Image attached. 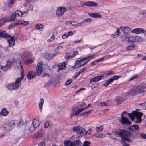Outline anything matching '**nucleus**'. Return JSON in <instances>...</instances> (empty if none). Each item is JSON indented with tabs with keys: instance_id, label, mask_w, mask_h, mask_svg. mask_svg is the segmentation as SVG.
<instances>
[{
	"instance_id": "nucleus-1",
	"label": "nucleus",
	"mask_w": 146,
	"mask_h": 146,
	"mask_svg": "<svg viewBox=\"0 0 146 146\" xmlns=\"http://www.w3.org/2000/svg\"><path fill=\"white\" fill-rule=\"evenodd\" d=\"M23 58V57L22 56H20V59L17 60L16 62L15 63V65L19 68V66L20 69L22 70L21 72V77L17 78L15 81L14 82L11 84L10 85V90H15L18 89L21 84V82L22 80L24 77V72L23 66L21 65V62L22 59Z\"/></svg>"
},
{
	"instance_id": "nucleus-2",
	"label": "nucleus",
	"mask_w": 146,
	"mask_h": 146,
	"mask_svg": "<svg viewBox=\"0 0 146 146\" xmlns=\"http://www.w3.org/2000/svg\"><path fill=\"white\" fill-rule=\"evenodd\" d=\"M112 133L115 136L121 138V141H127L131 142L129 139L131 136V133L129 131L124 129H116L112 131Z\"/></svg>"
},
{
	"instance_id": "nucleus-3",
	"label": "nucleus",
	"mask_w": 146,
	"mask_h": 146,
	"mask_svg": "<svg viewBox=\"0 0 146 146\" xmlns=\"http://www.w3.org/2000/svg\"><path fill=\"white\" fill-rule=\"evenodd\" d=\"M143 114V113L141 112L134 111H133L131 113H128V115L132 120L134 119L135 117L136 119L135 122L140 123L142 121V120L141 117Z\"/></svg>"
},
{
	"instance_id": "nucleus-4",
	"label": "nucleus",
	"mask_w": 146,
	"mask_h": 146,
	"mask_svg": "<svg viewBox=\"0 0 146 146\" xmlns=\"http://www.w3.org/2000/svg\"><path fill=\"white\" fill-rule=\"evenodd\" d=\"M82 144L79 139L75 140L73 142L69 140H66L64 143V146H81Z\"/></svg>"
},
{
	"instance_id": "nucleus-5",
	"label": "nucleus",
	"mask_w": 146,
	"mask_h": 146,
	"mask_svg": "<svg viewBox=\"0 0 146 146\" xmlns=\"http://www.w3.org/2000/svg\"><path fill=\"white\" fill-rule=\"evenodd\" d=\"M40 123V122L39 120L35 119H34L30 127L29 131L30 132H33L36 128L39 125Z\"/></svg>"
},
{
	"instance_id": "nucleus-6",
	"label": "nucleus",
	"mask_w": 146,
	"mask_h": 146,
	"mask_svg": "<svg viewBox=\"0 0 146 146\" xmlns=\"http://www.w3.org/2000/svg\"><path fill=\"white\" fill-rule=\"evenodd\" d=\"M66 11V8L63 6L58 7L56 11V15L58 17H61Z\"/></svg>"
},
{
	"instance_id": "nucleus-7",
	"label": "nucleus",
	"mask_w": 146,
	"mask_h": 146,
	"mask_svg": "<svg viewBox=\"0 0 146 146\" xmlns=\"http://www.w3.org/2000/svg\"><path fill=\"white\" fill-rule=\"evenodd\" d=\"M73 129L74 131L76 132L78 134L84 135H85V129L82 127L79 126H74Z\"/></svg>"
},
{
	"instance_id": "nucleus-8",
	"label": "nucleus",
	"mask_w": 146,
	"mask_h": 146,
	"mask_svg": "<svg viewBox=\"0 0 146 146\" xmlns=\"http://www.w3.org/2000/svg\"><path fill=\"white\" fill-rule=\"evenodd\" d=\"M43 63L42 62H39L36 68V72L38 75H40L43 72Z\"/></svg>"
},
{
	"instance_id": "nucleus-9",
	"label": "nucleus",
	"mask_w": 146,
	"mask_h": 146,
	"mask_svg": "<svg viewBox=\"0 0 146 146\" xmlns=\"http://www.w3.org/2000/svg\"><path fill=\"white\" fill-rule=\"evenodd\" d=\"M135 87L137 94L143 93V90L146 87V84L142 83Z\"/></svg>"
},
{
	"instance_id": "nucleus-10",
	"label": "nucleus",
	"mask_w": 146,
	"mask_h": 146,
	"mask_svg": "<svg viewBox=\"0 0 146 146\" xmlns=\"http://www.w3.org/2000/svg\"><path fill=\"white\" fill-rule=\"evenodd\" d=\"M86 60V58L84 57L76 61L75 63L76 68H78L85 65L84 61Z\"/></svg>"
},
{
	"instance_id": "nucleus-11",
	"label": "nucleus",
	"mask_w": 146,
	"mask_h": 146,
	"mask_svg": "<svg viewBox=\"0 0 146 146\" xmlns=\"http://www.w3.org/2000/svg\"><path fill=\"white\" fill-rule=\"evenodd\" d=\"M122 40L123 41H126L128 43H135V36L130 35L126 36L125 39L123 38Z\"/></svg>"
},
{
	"instance_id": "nucleus-12",
	"label": "nucleus",
	"mask_w": 146,
	"mask_h": 146,
	"mask_svg": "<svg viewBox=\"0 0 146 146\" xmlns=\"http://www.w3.org/2000/svg\"><path fill=\"white\" fill-rule=\"evenodd\" d=\"M131 32L136 34H139L143 33L145 32L144 30L142 28H136L133 29Z\"/></svg>"
},
{
	"instance_id": "nucleus-13",
	"label": "nucleus",
	"mask_w": 146,
	"mask_h": 146,
	"mask_svg": "<svg viewBox=\"0 0 146 146\" xmlns=\"http://www.w3.org/2000/svg\"><path fill=\"white\" fill-rule=\"evenodd\" d=\"M59 52H56V53L51 54L50 53H46L44 55V57L46 59L49 60L52 58L59 54Z\"/></svg>"
},
{
	"instance_id": "nucleus-14",
	"label": "nucleus",
	"mask_w": 146,
	"mask_h": 146,
	"mask_svg": "<svg viewBox=\"0 0 146 146\" xmlns=\"http://www.w3.org/2000/svg\"><path fill=\"white\" fill-rule=\"evenodd\" d=\"M120 28L125 35L129 34L132 31L131 28L128 26H121Z\"/></svg>"
},
{
	"instance_id": "nucleus-15",
	"label": "nucleus",
	"mask_w": 146,
	"mask_h": 146,
	"mask_svg": "<svg viewBox=\"0 0 146 146\" xmlns=\"http://www.w3.org/2000/svg\"><path fill=\"white\" fill-rule=\"evenodd\" d=\"M82 3H83L85 6L88 7H97L98 6L97 3L92 1H86L85 2H82Z\"/></svg>"
},
{
	"instance_id": "nucleus-16",
	"label": "nucleus",
	"mask_w": 146,
	"mask_h": 146,
	"mask_svg": "<svg viewBox=\"0 0 146 146\" xmlns=\"http://www.w3.org/2000/svg\"><path fill=\"white\" fill-rule=\"evenodd\" d=\"M36 75V74L35 72L31 71L28 73L27 75V78L28 79L31 80L35 77Z\"/></svg>"
},
{
	"instance_id": "nucleus-17",
	"label": "nucleus",
	"mask_w": 146,
	"mask_h": 146,
	"mask_svg": "<svg viewBox=\"0 0 146 146\" xmlns=\"http://www.w3.org/2000/svg\"><path fill=\"white\" fill-rule=\"evenodd\" d=\"M119 121L123 124L130 125L131 123L127 118L124 116L121 117V119L119 120Z\"/></svg>"
},
{
	"instance_id": "nucleus-18",
	"label": "nucleus",
	"mask_w": 146,
	"mask_h": 146,
	"mask_svg": "<svg viewBox=\"0 0 146 146\" xmlns=\"http://www.w3.org/2000/svg\"><path fill=\"white\" fill-rule=\"evenodd\" d=\"M104 76L103 75L99 76L96 77H94L90 79V83H92L93 82H97L103 78Z\"/></svg>"
},
{
	"instance_id": "nucleus-19",
	"label": "nucleus",
	"mask_w": 146,
	"mask_h": 146,
	"mask_svg": "<svg viewBox=\"0 0 146 146\" xmlns=\"http://www.w3.org/2000/svg\"><path fill=\"white\" fill-rule=\"evenodd\" d=\"M88 15L91 17L94 18H101V15L99 13H96L90 12L88 13Z\"/></svg>"
},
{
	"instance_id": "nucleus-20",
	"label": "nucleus",
	"mask_w": 146,
	"mask_h": 146,
	"mask_svg": "<svg viewBox=\"0 0 146 146\" xmlns=\"http://www.w3.org/2000/svg\"><path fill=\"white\" fill-rule=\"evenodd\" d=\"M15 37L10 35V47L13 46L15 44Z\"/></svg>"
},
{
	"instance_id": "nucleus-21",
	"label": "nucleus",
	"mask_w": 146,
	"mask_h": 146,
	"mask_svg": "<svg viewBox=\"0 0 146 146\" xmlns=\"http://www.w3.org/2000/svg\"><path fill=\"white\" fill-rule=\"evenodd\" d=\"M91 19L87 18L79 23L81 25V26H84L87 25L88 22L90 23L91 22Z\"/></svg>"
},
{
	"instance_id": "nucleus-22",
	"label": "nucleus",
	"mask_w": 146,
	"mask_h": 146,
	"mask_svg": "<svg viewBox=\"0 0 146 146\" xmlns=\"http://www.w3.org/2000/svg\"><path fill=\"white\" fill-rule=\"evenodd\" d=\"M144 41L143 38L138 36H135V43H139Z\"/></svg>"
},
{
	"instance_id": "nucleus-23",
	"label": "nucleus",
	"mask_w": 146,
	"mask_h": 146,
	"mask_svg": "<svg viewBox=\"0 0 146 146\" xmlns=\"http://www.w3.org/2000/svg\"><path fill=\"white\" fill-rule=\"evenodd\" d=\"M138 11L139 15L142 17L146 18V9H139Z\"/></svg>"
},
{
	"instance_id": "nucleus-24",
	"label": "nucleus",
	"mask_w": 146,
	"mask_h": 146,
	"mask_svg": "<svg viewBox=\"0 0 146 146\" xmlns=\"http://www.w3.org/2000/svg\"><path fill=\"white\" fill-rule=\"evenodd\" d=\"M9 113L8 111L5 108H3L0 112V115L4 116L7 115Z\"/></svg>"
},
{
	"instance_id": "nucleus-25",
	"label": "nucleus",
	"mask_w": 146,
	"mask_h": 146,
	"mask_svg": "<svg viewBox=\"0 0 146 146\" xmlns=\"http://www.w3.org/2000/svg\"><path fill=\"white\" fill-rule=\"evenodd\" d=\"M18 123V121L16 120H13L11 121L10 123V128L11 129H12L14 128L15 125L17 124Z\"/></svg>"
},
{
	"instance_id": "nucleus-26",
	"label": "nucleus",
	"mask_w": 146,
	"mask_h": 146,
	"mask_svg": "<svg viewBox=\"0 0 146 146\" xmlns=\"http://www.w3.org/2000/svg\"><path fill=\"white\" fill-rule=\"evenodd\" d=\"M0 37L5 38H8L9 35L6 31L1 30L0 31Z\"/></svg>"
},
{
	"instance_id": "nucleus-27",
	"label": "nucleus",
	"mask_w": 146,
	"mask_h": 146,
	"mask_svg": "<svg viewBox=\"0 0 146 146\" xmlns=\"http://www.w3.org/2000/svg\"><path fill=\"white\" fill-rule=\"evenodd\" d=\"M44 103V100L43 98L40 99L38 103L39 110L40 112L42 111V106Z\"/></svg>"
},
{
	"instance_id": "nucleus-28",
	"label": "nucleus",
	"mask_w": 146,
	"mask_h": 146,
	"mask_svg": "<svg viewBox=\"0 0 146 146\" xmlns=\"http://www.w3.org/2000/svg\"><path fill=\"white\" fill-rule=\"evenodd\" d=\"M66 63L65 62H62L59 63L57 66L59 70H62L65 67Z\"/></svg>"
},
{
	"instance_id": "nucleus-29",
	"label": "nucleus",
	"mask_w": 146,
	"mask_h": 146,
	"mask_svg": "<svg viewBox=\"0 0 146 146\" xmlns=\"http://www.w3.org/2000/svg\"><path fill=\"white\" fill-rule=\"evenodd\" d=\"M120 29H121L120 27V28H117L116 32H115L112 35V37L113 38H115L117 36H119L120 34V33L119 31Z\"/></svg>"
},
{
	"instance_id": "nucleus-30",
	"label": "nucleus",
	"mask_w": 146,
	"mask_h": 146,
	"mask_svg": "<svg viewBox=\"0 0 146 146\" xmlns=\"http://www.w3.org/2000/svg\"><path fill=\"white\" fill-rule=\"evenodd\" d=\"M44 26L41 24H38L36 25L35 26V27L38 30H40L41 31H43V29L44 28Z\"/></svg>"
},
{
	"instance_id": "nucleus-31",
	"label": "nucleus",
	"mask_w": 146,
	"mask_h": 146,
	"mask_svg": "<svg viewBox=\"0 0 146 146\" xmlns=\"http://www.w3.org/2000/svg\"><path fill=\"white\" fill-rule=\"evenodd\" d=\"M17 24L23 25H27L28 24V22L23 20H20L17 22Z\"/></svg>"
},
{
	"instance_id": "nucleus-32",
	"label": "nucleus",
	"mask_w": 146,
	"mask_h": 146,
	"mask_svg": "<svg viewBox=\"0 0 146 146\" xmlns=\"http://www.w3.org/2000/svg\"><path fill=\"white\" fill-rule=\"evenodd\" d=\"M98 55L97 53H94L93 54L89 56L86 57V59H91V60L92 59H94L96 58V57Z\"/></svg>"
},
{
	"instance_id": "nucleus-33",
	"label": "nucleus",
	"mask_w": 146,
	"mask_h": 146,
	"mask_svg": "<svg viewBox=\"0 0 146 146\" xmlns=\"http://www.w3.org/2000/svg\"><path fill=\"white\" fill-rule=\"evenodd\" d=\"M129 92V94H131L133 96H135L136 95L138 94L135 87L134 88L130 90Z\"/></svg>"
},
{
	"instance_id": "nucleus-34",
	"label": "nucleus",
	"mask_w": 146,
	"mask_h": 146,
	"mask_svg": "<svg viewBox=\"0 0 146 146\" xmlns=\"http://www.w3.org/2000/svg\"><path fill=\"white\" fill-rule=\"evenodd\" d=\"M123 101V99L120 97H117L115 100V102L117 104H121Z\"/></svg>"
},
{
	"instance_id": "nucleus-35",
	"label": "nucleus",
	"mask_w": 146,
	"mask_h": 146,
	"mask_svg": "<svg viewBox=\"0 0 146 146\" xmlns=\"http://www.w3.org/2000/svg\"><path fill=\"white\" fill-rule=\"evenodd\" d=\"M113 82V81L111 78L105 82L104 84V86L105 87H107L108 85L110 83Z\"/></svg>"
},
{
	"instance_id": "nucleus-36",
	"label": "nucleus",
	"mask_w": 146,
	"mask_h": 146,
	"mask_svg": "<svg viewBox=\"0 0 146 146\" xmlns=\"http://www.w3.org/2000/svg\"><path fill=\"white\" fill-rule=\"evenodd\" d=\"M34 61V59L31 58L25 61L24 62V63L26 65H28L33 62Z\"/></svg>"
},
{
	"instance_id": "nucleus-37",
	"label": "nucleus",
	"mask_w": 146,
	"mask_h": 146,
	"mask_svg": "<svg viewBox=\"0 0 146 146\" xmlns=\"http://www.w3.org/2000/svg\"><path fill=\"white\" fill-rule=\"evenodd\" d=\"M136 45L134 44L130 45L126 47V49L128 51L132 50L135 47Z\"/></svg>"
},
{
	"instance_id": "nucleus-38",
	"label": "nucleus",
	"mask_w": 146,
	"mask_h": 146,
	"mask_svg": "<svg viewBox=\"0 0 146 146\" xmlns=\"http://www.w3.org/2000/svg\"><path fill=\"white\" fill-rule=\"evenodd\" d=\"M85 109V108H82L80 109H79L76 112L74 113V115L75 116H78L79 115V114L80 112L83 111Z\"/></svg>"
},
{
	"instance_id": "nucleus-39",
	"label": "nucleus",
	"mask_w": 146,
	"mask_h": 146,
	"mask_svg": "<svg viewBox=\"0 0 146 146\" xmlns=\"http://www.w3.org/2000/svg\"><path fill=\"white\" fill-rule=\"evenodd\" d=\"M15 13L16 16L22 17V11L19 10H17L16 11Z\"/></svg>"
},
{
	"instance_id": "nucleus-40",
	"label": "nucleus",
	"mask_w": 146,
	"mask_h": 146,
	"mask_svg": "<svg viewBox=\"0 0 146 146\" xmlns=\"http://www.w3.org/2000/svg\"><path fill=\"white\" fill-rule=\"evenodd\" d=\"M64 58L66 59H71L72 58L71 55L69 53H66L64 56Z\"/></svg>"
},
{
	"instance_id": "nucleus-41",
	"label": "nucleus",
	"mask_w": 146,
	"mask_h": 146,
	"mask_svg": "<svg viewBox=\"0 0 146 146\" xmlns=\"http://www.w3.org/2000/svg\"><path fill=\"white\" fill-rule=\"evenodd\" d=\"M1 69L4 71L7 70L9 68L8 66V65H6L4 66H3L1 65Z\"/></svg>"
},
{
	"instance_id": "nucleus-42",
	"label": "nucleus",
	"mask_w": 146,
	"mask_h": 146,
	"mask_svg": "<svg viewBox=\"0 0 146 146\" xmlns=\"http://www.w3.org/2000/svg\"><path fill=\"white\" fill-rule=\"evenodd\" d=\"M114 72L113 71H107L106 72L105 74L106 76H110L113 74Z\"/></svg>"
},
{
	"instance_id": "nucleus-43",
	"label": "nucleus",
	"mask_w": 146,
	"mask_h": 146,
	"mask_svg": "<svg viewBox=\"0 0 146 146\" xmlns=\"http://www.w3.org/2000/svg\"><path fill=\"white\" fill-rule=\"evenodd\" d=\"M119 78V76L115 75L112 77L111 79L113 82L114 80H117Z\"/></svg>"
},
{
	"instance_id": "nucleus-44",
	"label": "nucleus",
	"mask_w": 146,
	"mask_h": 146,
	"mask_svg": "<svg viewBox=\"0 0 146 146\" xmlns=\"http://www.w3.org/2000/svg\"><path fill=\"white\" fill-rule=\"evenodd\" d=\"M63 48V47L62 46H58L56 49H55V53H56V52H59V53H60V52H58V51L59 50H60L62 49Z\"/></svg>"
},
{
	"instance_id": "nucleus-45",
	"label": "nucleus",
	"mask_w": 146,
	"mask_h": 146,
	"mask_svg": "<svg viewBox=\"0 0 146 146\" xmlns=\"http://www.w3.org/2000/svg\"><path fill=\"white\" fill-rule=\"evenodd\" d=\"M139 75L137 74H135L133 76H132L131 78H129V80L130 81H131L133 80L135 78H137L138 76Z\"/></svg>"
},
{
	"instance_id": "nucleus-46",
	"label": "nucleus",
	"mask_w": 146,
	"mask_h": 146,
	"mask_svg": "<svg viewBox=\"0 0 146 146\" xmlns=\"http://www.w3.org/2000/svg\"><path fill=\"white\" fill-rule=\"evenodd\" d=\"M16 16L14 14H13L11 16V18L10 19V20L12 21H15V17Z\"/></svg>"
},
{
	"instance_id": "nucleus-47",
	"label": "nucleus",
	"mask_w": 146,
	"mask_h": 146,
	"mask_svg": "<svg viewBox=\"0 0 146 146\" xmlns=\"http://www.w3.org/2000/svg\"><path fill=\"white\" fill-rule=\"evenodd\" d=\"M103 129V127L102 126H100L99 127H96V130L97 132L102 131Z\"/></svg>"
},
{
	"instance_id": "nucleus-48",
	"label": "nucleus",
	"mask_w": 146,
	"mask_h": 146,
	"mask_svg": "<svg viewBox=\"0 0 146 146\" xmlns=\"http://www.w3.org/2000/svg\"><path fill=\"white\" fill-rule=\"evenodd\" d=\"M106 135L104 133H101L98 135H97L96 137L98 138H104L105 137Z\"/></svg>"
},
{
	"instance_id": "nucleus-49",
	"label": "nucleus",
	"mask_w": 146,
	"mask_h": 146,
	"mask_svg": "<svg viewBox=\"0 0 146 146\" xmlns=\"http://www.w3.org/2000/svg\"><path fill=\"white\" fill-rule=\"evenodd\" d=\"M78 54H79V53L78 51H75L71 55L72 58L75 57L76 55H77Z\"/></svg>"
},
{
	"instance_id": "nucleus-50",
	"label": "nucleus",
	"mask_w": 146,
	"mask_h": 146,
	"mask_svg": "<svg viewBox=\"0 0 146 146\" xmlns=\"http://www.w3.org/2000/svg\"><path fill=\"white\" fill-rule=\"evenodd\" d=\"M68 37L72 36L74 34V33L73 31H69L66 33Z\"/></svg>"
},
{
	"instance_id": "nucleus-51",
	"label": "nucleus",
	"mask_w": 146,
	"mask_h": 146,
	"mask_svg": "<svg viewBox=\"0 0 146 146\" xmlns=\"http://www.w3.org/2000/svg\"><path fill=\"white\" fill-rule=\"evenodd\" d=\"M90 144V142L88 141H86L84 142L82 146H89Z\"/></svg>"
},
{
	"instance_id": "nucleus-52",
	"label": "nucleus",
	"mask_w": 146,
	"mask_h": 146,
	"mask_svg": "<svg viewBox=\"0 0 146 146\" xmlns=\"http://www.w3.org/2000/svg\"><path fill=\"white\" fill-rule=\"evenodd\" d=\"M99 84L96 83L92 85L91 86V87L93 89L94 88L98 87L99 86Z\"/></svg>"
},
{
	"instance_id": "nucleus-53",
	"label": "nucleus",
	"mask_w": 146,
	"mask_h": 146,
	"mask_svg": "<svg viewBox=\"0 0 146 146\" xmlns=\"http://www.w3.org/2000/svg\"><path fill=\"white\" fill-rule=\"evenodd\" d=\"M108 104L107 103H106L104 102H102L100 104V106H108Z\"/></svg>"
},
{
	"instance_id": "nucleus-54",
	"label": "nucleus",
	"mask_w": 146,
	"mask_h": 146,
	"mask_svg": "<svg viewBox=\"0 0 146 146\" xmlns=\"http://www.w3.org/2000/svg\"><path fill=\"white\" fill-rule=\"evenodd\" d=\"M93 131V129H90L89 130L87 131H86L85 130V135L87 134L89 135L90 133L92 132Z\"/></svg>"
},
{
	"instance_id": "nucleus-55",
	"label": "nucleus",
	"mask_w": 146,
	"mask_h": 146,
	"mask_svg": "<svg viewBox=\"0 0 146 146\" xmlns=\"http://www.w3.org/2000/svg\"><path fill=\"white\" fill-rule=\"evenodd\" d=\"M72 82V80L70 79L68 80L66 82L65 84L66 85H70Z\"/></svg>"
},
{
	"instance_id": "nucleus-56",
	"label": "nucleus",
	"mask_w": 146,
	"mask_h": 146,
	"mask_svg": "<svg viewBox=\"0 0 146 146\" xmlns=\"http://www.w3.org/2000/svg\"><path fill=\"white\" fill-rule=\"evenodd\" d=\"M81 74L80 72H79L76 73L73 78H76L77 77H78Z\"/></svg>"
},
{
	"instance_id": "nucleus-57",
	"label": "nucleus",
	"mask_w": 146,
	"mask_h": 146,
	"mask_svg": "<svg viewBox=\"0 0 146 146\" xmlns=\"http://www.w3.org/2000/svg\"><path fill=\"white\" fill-rule=\"evenodd\" d=\"M29 11L28 9H27L26 11H22V17H23L24 15H25L26 14L28 13Z\"/></svg>"
},
{
	"instance_id": "nucleus-58",
	"label": "nucleus",
	"mask_w": 146,
	"mask_h": 146,
	"mask_svg": "<svg viewBox=\"0 0 146 146\" xmlns=\"http://www.w3.org/2000/svg\"><path fill=\"white\" fill-rule=\"evenodd\" d=\"M140 136L142 138L146 139V134L141 133L140 134Z\"/></svg>"
},
{
	"instance_id": "nucleus-59",
	"label": "nucleus",
	"mask_w": 146,
	"mask_h": 146,
	"mask_svg": "<svg viewBox=\"0 0 146 146\" xmlns=\"http://www.w3.org/2000/svg\"><path fill=\"white\" fill-rule=\"evenodd\" d=\"M49 125V122L48 121H47L45 123L44 125V127L45 128H47Z\"/></svg>"
},
{
	"instance_id": "nucleus-60",
	"label": "nucleus",
	"mask_w": 146,
	"mask_h": 146,
	"mask_svg": "<svg viewBox=\"0 0 146 146\" xmlns=\"http://www.w3.org/2000/svg\"><path fill=\"white\" fill-rule=\"evenodd\" d=\"M128 129L131 131H134L133 125H131L129 126L128 128Z\"/></svg>"
},
{
	"instance_id": "nucleus-61",
	"label": "nucleus",
	"mask_w": 146,
	"mask_h": 146,
	"mask_svg": "<svg viewBox=\"0 0 146 146\" xmlns=\"http://www.w3.org/2000/svg\"><path fill=\"white\" fill-rule=\"evenodd\" d=\"M68 37L66 33L63 35L62 36V38L63 39H65Z\"/></svg>"
},
{
	"instance_id": "nucleus-62",
	"label": "nucleus",
	"mask_w": 146,
	"mask_h": 146,
	"mask_svg": "<svg viewBox=\"0 0 146 146\" xmlns=\"http://www.w3.org/2000/svg\"><path fill=\"white\" fill-rule=\"evenodd\" d=\"M104 58L102 57L99 59L96 60L95 62H99L103 61L104 60Z\"/></svg>"
},
{
	"instance_id": "nucleus-63",
	"label": "nucleus",
	"mask_w": 146,
	"mask_h": 146,
	"mask_svg": "<svg viewBox=\"0 0 146 146\" xmlns=\"http://www.w3.org/2000/svg\"><path fill=\"white\" fill-rule=\"evenodd\" d=\"M125 141H121V143L122 145V146H130L129 144H125Z\"/></svg>"
},
{
	"instance_id": "nucleus-64",
	"label": "nucleus",
	"mask_w": 146,
	"mask_h": 146,
	"mask_svg": "<svg viewBox=\"0 0 146 146\" xmlns=\"http://www.w3.org/2000/svg\"><path fill=\"white\" fill-rule=\"evenodd\" d=\"M45 145L44 142L42 141L39 143L38 146H45Z\"/></svg>"
}]
</instances>
